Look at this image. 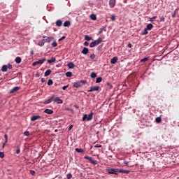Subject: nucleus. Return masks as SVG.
Returning <instances> with one entry per match:
<instances>
[{"instance_id":"1","label":"nucleus","mask_w":179,"mask_h":179,"mask_svg":"<svg viewBox=\"0 0 179 179\" xmlns=\"http://www.w3.org/2000/svg\"><path fill=\"white\" fill-rule=\"evenodd\" d=\"M103 43V38L101 37H99L97 38V40H94L90 44V48H93L94 47H96V45H99V44H101Z\"/></svg>"},{"instance_id":"2","label":"nucleus","mask_w":179,"mask_h":179,"mask_svg":"<svg viewBox=\"0 0 179 179\" xmlns=\"http://www.w3.org/2000/svg\"><path fill=\"white\" fill-rule=\"evenodd\" d=\"M87 83V81L85 80H81L77 82H75L73 83V87L78 88V87H82V86H83V85H86Z\"/></svg>"},{"instance_id":"3","label":"nucleus","mask_w":179,"mask_h":179,"mask_svg":"<svg viewBox=\"0 0 179 179\" xmlns=\"http://www.w3.org/2000/svg\"><path fill=\"white\" fill-rule=\"evenodd\" d=\"M93 111H92L87 116V114H84L83 116V121H92L93 120Z\"/></svg>"},{"instance_id":"4","label":"nucleus","mask_w":179,"mask_h":179,"mask_svg":"<svg viewBox=\"0 0 179 179\" xmlns=\"http://www.w3.org/2000/svg\"><path fill=\"white\" fill-rule=\"evenodd\" d=\"M107 173H108V174H115V176H117L119 172V169H106Z\"/></svg>"},{"instance_id":"5","label":"nucleus","mask_w":179,"mask_h":179,"mask_svg":"<svg viewBox=\"0 0 179 179\" xmlns=\"http://www.w3.org/2000/svg\"><path fill=\"white\" fill-rule=\"evenodd\" d=\"M45 62V58L41 59L38 61L34 62L32 65L33 66H36V65H42V64H44Z\"/></svg>"},{"instance_id":"6","label":"nucleus","mask_w":179,"mask_h":179,"mask_svg":"<svg viewBox=\"0 0 179 179\" xmlns=\"http://www.w3.org/2000/svg\"><path fill=\"white\" fill-rule=\"evenodd\" d=\"M84 159H85L86 160H89V162L92 163V164H97V161L92 159L91 157L85 156Z\"/></svg>"},{"instance_id":"7","label":"nucleus","mask_w":179,"mask_h":179,"mask_svg":"<svg viewBox=\"0 0 179 179\" xmlns=\"http://www.w3.org/2000/svg\"><path fill=\"white\" fill-rule=\"evenodd\" d=\"M84 159H85L86 160H89V162L92 163V164H97V161L92 159L91 157L85 156Z\"/></svg>"},{"instance_id":"8","label":"nucleus","mask_w":179,"mask_h":179,"mask_svg":"<svg viewBox=\"0 0 179 179\" xmlns=\"http://www.w3.org/2000/svg\"><path fill=\"white\" fill-rule=\"evenodd\" d=\"M84 159H85L86 160H89V162L92 163V164H97V161L92 159L91 157L85 156Z\"/></svg>"},{"instance_id":"9","label":"nucleus","mask_w":179,"mask_h":179,"mask_svg":"<svg viewBox=\"0 0 179 179\" xmlns=\"http://www.w3.org/2000/svg\"><path fill=\"white\" fill-rule=\"evenodd\" d=\"M99 89H100L99 86L91 87L90 89L88 90V92H99Z\"/></svg>"},{"instance_id":"10","label":"nucleus","mask_w":179,"mask_h":179,"mask_svg":"<svg viewBox=\"0 0 179 179\" xmlns=\"http://www.w3.org/2000/svg\"><path fill=\"white\" fill-rule=\"evenodd\" d=\"M40 118H41V115H33L31 117V121H37V120H40Z\"/></svg>"},{"instance_id":"11","label":"nucleus","mask_w":179,"mask_h":179,"mask_svg":"<svg viewBox=\"0 0 179 179\" xmlns=\"http://www.w3.org/2000/svg\"><path fill=\"white\" fill-rule=\"evenodd\" d=\"M53 101L55 103H57V104H62L63 101H62V99H60L58 97H56L53 99Z\"/></svg>"},{"instance_id":"12","label":"nucleus","mask_w":179,"mask_h":179,"mask_svg":"<svg viewBox=\"0 0 179 179\" xmlns=\"http://www.w3.org/2000/svg\"><path fill=\"white\" fill-rule=\"evenodd\" d=\"M45 43H50L54 40L53 36H48L46 38L43 39Z\"/></svg>"},{"instance_id":"13","label":"nucleus","mask_w":179,"mask_h":179,"mask_svg":"<svg viewBox=\"0 0 179 179\" xmlns=\"http://www.w3.org/2000/svg\"><path fill=\"white\" fill-rule=\"evenodd\" d=\"M116 0H110L109 1V6L110 8H114L115 6Z\"/></svg>"},{"instance_id":"14","label":"nucleus","mask_w":179,"mask_h":179,"mask_svg":"<svg viewBox=\"0 0 179 179\" xmlns=\"http://www.w3.org/2000/svg\"><path fill=\"white\" fill-rule=\"evenodd\" d=\"M81 54H84V55H87V54H89V48H83Z\"/></svg>"},{"instance_id":"15","label":"nucleus","mask_w":179,"mask_h":179,"mask_svg":"<svg viewBox=\"0 0 179 179\" xmlns=\"http://www.w3.org/2000/svg\"><path fill=\"white\" fill-rule=\"evenodd\" d=\"M54 97H55V95H52V96H50V98L49 99L46 100L44 102V104H50V103H51L52 101V99H54Z\"/></svg>"},{"instance_id":"16","label":"nucleus","mask_w":179,"mask_h":179,"mask_svg":"<svg viewBox=\"0 0 179 179\" xmlns=\"http://www.w3.org/2000/svg\"><path fill=\"white\" fill-rule=\"evenodd\" d=\"M67 66L69 68V69H73V68H75V64H73L72 62H70L68 63Z\"/></svg>"},{"instance_id":"17","label":"nucleus","mask_w":179,"mask_h":179,"mask_svg":"<svg viewBox=\"0 0 179 179\" xmlns=\"http://www.w3.org/2000/svg\"><path fill=\"white\" fill-rule=\"evenodd\" d=\"M117 61H118V57H114L110 59V64H117Z\"/></svg>"},{"instance_id":"18","label":"nucleus","mask_w":179,"mask_h":179,"mask_svg":"<svg viewBox=\"0 0 179 179\" xmlns=\"http://www.w3.org/2000/svg\"><path fill=\"white\" fill-rule=\"evenodd\" d=\"M44 44H45L44 39L38 41V45H39V47H43Z\"/></svg>"},{"instance_id":"19","label":"nucleus","mask_w":179,"mask_h":179,"mask_svg":"<svg viewBox=\"0 0 179 179\" xmlns=\"http://www.w3.org/2000/svg\"><path fill=\"white\" fill-rule=\"evenodd\" d=\"M17 90H20V87H15L10 91V93H15V92H17Z\"/></svg>"},{"instance_id":"20","label":"nucleus","mask_w":179,"mask_h":179,"mask_svg":"<svg viewBox=\"0 0 179 179\" xmlns=\"http://www.w3.org/2000/svg\"><path fill=\"white\" fill-rule=\"evenodd\" d=\"M44 113H45V114L51 115V114H54V110H52L51 109H45L44 110Z\"/></svg>"},{"instance_id":"21","label":"nucleus","mask_w":179,"mask_h":179,"mask_svg":"<svg viewBox=\"0 0 179 179\" xmlns=\"http://www.w3.org/2000/svg\"><path fill=\"white\" fill-rule=\"evenodd\" d=\"M118 173H122L123 174H129V171L125 169H119Z\"/></svg>"},{"instance_id":"22","label":"nucleus","mask_w":179,"mask_h":179,"mask_svg":"<svg viewBox=\"0 0 179 179\" xmlns=\"http://www.w3.org/2000/svg\"><path fill=\"white\" fill-rule=\"evenodd\" d=\"M56 26H57V27H61V26H62V21L61 20H57L56 21Z\"/></svg>"},{"instance_id":"23","label":"nucleus","mask_w":179,"mask_h":179,"mask_svg":"<svg viewBox=\"0 0 179 179\" xmlns=\"http://www.w3.org/2000/svg\"><path fill=\"white\" fill-rule=\"evenodd\" d=\"M51 72H52V71H51V69H48L45 73H44V76H50V75H51Z\"/></svg>"},{"instance_id":"24","label":"nucleus","mask_w":179,"mask_h":179,"mask_svg":"<svg viewBox=\"0 0 179 179\" xmlns=\"http://www.w3.org/2000/svg\"><path fill=\"white\" fill-rule=\"evenodd\" d=\"M71 26V21H66L64 23V27H69Z\"/></svg>"},{"instance_id":"25","label":"nucleus","mask_w":179,"mask_h":179,"mask_svg":"<svg viewBox=\"0 0 179 179\" xmlns=\"http://www.w3.org/2000/svg\"><path fill=\"white\" fill-rule=\"evenodd\" d=\"M55 61H57L55 57H52L50 59L48 60V64H52L53 62H55Z\"/></svg>"},{"instance_id":"26","label":"nucleus","mask_w":179,"mask_h":179,"mask_svg":"<svg viewBox=\"0 0 179 179\" xmlns=\"http://www.w3.org/2000/svg\"><path fill=\"white\" fill-rule=\"evenodd\" d=\"M75 150L78 153H84L85 152V151L82 148H76Z\"/></svg>"},{"instance_id":"27","label":"nucleus","mask_w":179,"mask_h":179,"mask_svg":"<svg viewBox=\"0 0 179 179\" xmlns=\"http://www.w3.org/2000/svg\"><path fill=\"white\" fill-rule=\"evenodd\" d=\"M16 64H20L22 62V58L17 57L15 59Z\"/></svg>"},{"instance_id":"28","label":"nucleus","mask_w":179,"mask_h":179,"mask_svg":"<svg viewBox=\"0 0 179 179\" xmlns=\"http://www.w3.org/2000/svg\"><path fill=\"white\" fill-rule=\"evenodd\" d=\"M90 19L92 20H97V17L96 16L95 14H91L90 15Z\"/></svg>"},{"instance_id":"29","label":"nucleus","mask_w":179,"mask_h":179,"mask_svg":"<svg viewBox=\"0 0 179 179\" xmlns=\"http://www.w3.org/2000/svg\"><path fill=\"white\" fill-rule=\"evenodd\" d=\"M2 72H6L8 71V66L6 65H3L1 68Z\"/></svg>"},{"instance_id":"30","label":"nucleus","mask_w":179,"mask_h":179,"mask_svg":"<svg viewBox=\"0 0 179 179\" xmlns=\"http://www.w3.org/2000/svg\"><path fill=\"white\" fill-rule=\"evenodd\" d=\"M90 78H92V79H94V78H97V74L95 72H92L90 74Z\"/></svg>"},{"instance_id":"31","label":"nucleus","mask_w":179,"mask_h":179,"mask_svg":"<svg viewBox=\"0 0 179 179\" xmlns=\"http://www.w3.org/2000/svg\"><path fill=\"white\" fill-rule=\"evenodd\" d=\"M147 30H151L153 29V24H148L145 28Z\"/></svg>"},{"instance_id":"32","label":"nucleus","mask_w":179,"mask_h":179,"mask_svg":"<svg viewBox=\"0 0 179 179\" xmlns=\"http://www.w3.org/2000/svg\"><path fill=\"white\" fill-rule=\"evenodd\" d=\"M103 31H106V27H103L102 28H101L99 31V34H101V33H103Z\"/></svg>"},{"instance_id":"33","label":"nucleus","mask_w":179,"mask_h":179,"mask_svg":"<svg viewBox=\"0 0 179 179\" xmlns=\"http://www.w3.org/2000/svg\"><path fill=\"white\" fill-rule=\"evenodd\" d=\"M66 78H71L72 76V72L68 71L66 73Z\"/></svg>"},{"instance_id":"34","label":"nucleus","mask_w":179,"mask_h":179,"mask_svg":"<svg viewBox=\"0 0 179 179\" xmlns=\"http://www.w3.org/2000/svg\"><path fill=\"white\" fill-rule=\"evenodd\" d=\"M85 40H86L87 41H90V40H92V37L89 36V35H85Z\"/></svg>"},{"instance_id":"35","label":"nucleus","mask_w":179,"mask_h":179,"mask_svg":"<svg viewBox=\"0 0 179 179\" xmlns=\"http://www.w3.org/2000/svg\"><path fill=\"white\" fill-rule=\"evenodd\" d=\"M103 80V78L101 77H98L96 80V83H100Z\"/></svg>"},{"instance_id":"36","label":"nucleus","mask_w":179,"mask_h":179,"mask_svg":"<svg viewBox=\"0 0 179 179\" xmlns=\"http://www.w3.org/2000/svg\"><path fill=\"white\" fill-rule=\"evenodd\" d=\"M53 83H54V82L52 81V80L49 79V80H48V86H51Z\"/></svg>"},{"instance_id":"37","label":"nucleus","mask_w":179,"mask_h":179,"mask_svg":"<svg viewBox=\"0 0 179 179\" xmlns=\"http://www.w3.org/2000/svg\"><path fill=\"white\" fill-rule=\"evenodd\" d=\"M148 29H147V28H145L144 29V31L142 32V35L143 36H146V34H148Z\"/></svg>"},{"instance_id":"38","label":"nucleus","mask_w":179,"mask_h":179,"mask_svg":"<svg viewBox=\"0 0 179 179\" xmlns=\"http://www.w3.org/2000/svg\"><path fill=\"white\" fill-rule=\"evenodd\" d=\"M155 121H156V122H157L158 124H159V122H162V117H156Z\"/></svg>"},{"instance_id":"39","label":"nucleus","mask_w":179,"mask_h":179,"mask_svg":"<svg viewBox=\"0 0 179 179\" xmlns=\"http://www.w3.org/2000/svg\"><path fill=\"white\" fill-rule=\"evenodd\" d=\"M16 153L17 155H19V153H20V147L19 145L17 146Z\"/></svg>"},{"instance_id":"40","label":"nucleus","mask_w":179,"mask_h":179,"mask_svg":"<svg viewBox=\"0 0 179 179\" xmlns=\"http://www.w3.org/2000/svg\"><path fill=\"white\" fill-rule=\"evenodd\" d=\"M149 59V57H145L141 60V62H146Z\"/></svg>"},{"instance_id":"41","label":"nucleus","mask_w":179,"mask_h":179,"mask_svg":"<svg viewBox=\"0 0 179 179\" xmlns=\"http://www.w3.org/2000/svg\"><path fill=\"white\" fill-rule=\"evenodd\" d=\"M66 178H67V179H71V178H72V173H68V174L66 175Z\"/></svg>"},{"instance_id":"42","label":"nucleus","mask_w":179,"mask_h":179,"mask_svg":"<svg viewBox=\"0 0 179 179\" xmlns=\"http://www.w3.org/2000/svg\"><path fill=\"white\" fill-rule=\"evenodd\" d=\"M52 47H57L58 45V43H57V41H54L52 43Z\"/></svg>"},{"instance_id":"43","label":"nucleus","mask_w":179,"mask_h":179,"mask_svg":"<svg viewBox=\"0 0 179 179\" xmlns=\"http://www.w3.org/2000/svg\"><path fill=\"white\" fill-rule=\"evenodd\" d=\"M157 17V16H154V17L150 18V22H151V23L153 22L155 19H156Z\"/></svg>"},{"instance_id":"44","label":"nucleus","mask_w":179,"mask_h":179,"mask_svg":"<svg viewBox=\"0 0 179 179\" xmlns=\"http://www.w3.org/2000/svg\"><path fill=\"white\" fill-rule=\"evenodd\" d=\"M24 136H29L30 135V132L29 131H26L24 133Z\"/></svg>"},{"instance_id":"45","label":"nucleus","mask_w":179,"mask_h":179,"mask_svg":"<svg viewBox=\"0 0 179 179\" xmlns=\"http://www.w3.org/2000/svg\"><path fill=\"white\" fill-rule=\"evenodd\" d=\"M102 49H103V45H100L99 46L97 47L98 51H101Z\"/></svg>"},{"instance_id":"46","label":"nucleus","mask_w":179,"mask_h":179,"mask_svg":"<svg viewBox=\"0 0 179 179\" xmlns=\"http://www.w3.org/2000/svg\"><path fill=\"white\" fill-rule=\"evenodd\" d=\"M90 58L91 59H94L96 58V55H94V54L91 55L90 56Z\"/></svg>"},{"instance_id":"47","label":"nucleus","mask_w":179,"mask_h":179,"mask_svg":"<svg viewBox=\"0 0 179 179\" xmlns=\"http://www.w3.org/2000/svg\"><path fill=\"white\" fill-rule=\"evenodd\" d=\"M0 157L1 159H3V157H5V154H3L2 152H0Z\"/></svg>"},{"instance_id":"48","label":"nucleus","mask_w":179,"mask_h":179,"mask_svg":"<svg viewBox=\"0 0 179 179\" xmlns=\"http://www.w3.org/2000/svg\"><path fill=\"white\" fill-rule=\"evenodd\" d=\"M110 20H112V22L115 21V15H111Z\"/></svg>"},{"instance_id":"49","label":"nucleus","mask_w":179,"mask_h":179,"mask_svg":"<svg viewBox=\"0 0 179 179\" xmlns=\"http://www.w3.org/2000/svg\"><path fill=\"white\" fill-rule=\"evenodd\" d=\"M29 173H30V174H31V176H34V174H36V171H33V170H30Z\"/></svg>"},{"instance_id":"50","label":"nucleus","mask_w":179,"mask_h":179,"mask_svg":"<svg viewBox=\"0 0 179 179\" xmlns=\"http://www.w3.org/2000/svg\"><path fill=\"white\" fill-rule=\"evenodd\" d=\"M7 69H12V64H8V65H6Z\"/></svg>"},{"instance_id":"51","label":"nucleus","mask_w":179,"mask_h":179,"mask_svg":"<svg viewBox=\"0 0 179 179\" xmlns=\"http://www.w3.org/2000/svg\"><path fill=\"white\" fill-rule=\"evenodd\" d=\"M101 144H96L95 145H94V148H101Z\"/></svg>"},{"instance_id":"52","label":"nucleus","mask_w":179,"mask_h":179,"mask_svg":"<svg viewBox=\"0 0 179 179\" xmlns=\"http://www.w3.org/2000/svg\"><path fill=\"white\" fill-rule=\"evenodd\" d=\"M4 138L6 140V143L8 142V135L7 134L4 135Z\"/></svg>"},{"instance_id":"53","label":"nucleus","mask_w":179,"mask_h":179,"mask_svg":"<svg viewBox=\"0 0 179 179\" xmlns=\"http://www.w3.org/2000/svg\"><path fill=\"white\" fill-rule=\"evenodd\" d=\"M165 20H166V19L164 18V17H160V22H164Z\"/></svg>"},{"instance_id":"54","label":"nucleus","mask_w":179,"mask_h":179,"mask_svg":"<svg viewBox=\"0 0 179 179\" xmlns=\"http://www.w3.org/2000/svg\"><path fill=\"white\" fill-rule=\"evenodd\" d=\"M84 45H85V47H89V42L85 41V42L84 43Z\"/></svg>"},{"instance_id":"55","label":"nucleus","mask_w":179,"mask_h":179,"mask_svg":"<svg viewBox=\"0 0 179 179\" xmlns=\"http://www.w3.org/2000/svg\"><path fill=\"white\" fill-rule=\"evenodd\" d=\"M69 86V85H65V86H64V87H62V90H66V89H68Z\"/></svg>"},{"instance_id":"56","label":"nucleus","mask_w":179,"mask_h":179,"mask_svg":"<svg viewBox=\"0 0 179 179\" xmlns=\"http://www.w3.org/2000/svg\"><path fill=\"white\" fill-rule=\"evenodd\" d=\"M107 85L109 86L110 89H113V85L110 83H107Z\"/></svg>"},{"instance_id":"57","label":"nucleus","mask_w":179,"mask_h":179,"mask_svg":"<svg viewBox=\"0 0 179 179\" xmlns=\"http://www.w3.org/2000/svg\"><path fill=\"white\" fill-rule=\"evenodd\" d=\"M127 47L129 48H132V44H131V43H129L128 45H127Z\"/></svg>"},{"instance_id":"58","label":"nucleus","mask_w":179,"mask_h":179,"mask_svg":"<svg viewBox=\"0 0 179 179\" xmlns=\"http://www.w3.org/2000/svg\"><path fill=\"white\" fill-rule=\"evenodd\" d=\"M65 39V36H63L62 38L59 39V41H62V40Z\"/></svg>"},{"instance_id":"59","label":"nucleus","mask_w":179,"mask_h":179,"mask_svg":"<svg viewBox=\"0 0 179 179\" xmlns=\"http://www.w3.org/2000/svg\"><path fill=\"white\" fill-rule=\"evenodd\" d=\"M172 17L173 18L176 17V10L173 12V13L172 15Z\"/></svg>"},{"instance_id":"60","label":"nucleus","mask_w":179,"mask_h":179,"mask_svg":"<svg viewBox=\"0 0 179 179\" xmlns=\"http://www.w3.org/2000/svg\"><path fill=\"white\" fill-rule=\"evenodd\" d=\"M41 81L42 83H44V82H45V78H41Z\"/></svg>"},{"instance_id":"61","label":"nucleus","mask_w":179,"mask_h":179,"mask_svg":"<svg viewBox=\"0 0 179 179\" xmlns=\"http://www.w3.org/2000/svg\"><path fill=\"white\" fill-rule=\"evenodd\" d=\"M73 128V125H71L69 128V131H71Z\"/></svg>"},{"instance_id":"62","label":"nucleus","mask_w":179,"mask_h":179,"mask_svg":"<svg viewBox=\"0 0 179 179\" xmlns=\"http://www.w3.org/2000/svg\"><path fill=\"white\" fill-rule=\"evenodd\" d=\"M65 110H66V111H71V108H66Z\"/></svg>"},{"instance_id":"63","label":"nucleus","mask_w":179,"mask_h":179,"mask_svg":"<svg viewBox=\"0 0 179 179\" xmlns=\"http://www.w3.org/2000/svg\"><path fill=\"white\" fill-rule=\"evenodd\" d=\"M73 107H75V108H79V106L78 105H74Z\"/></svg>"},{"instance_id":"64","label":"nucleus","mask_w":179,"mask_h":179,"mask_svg":"<svg viewBox=\"0 0 179 179\" xmlns=\"http://www.w3.org/2000/svg\"><path fill=\"white\" fill-rule=\"evenodd\" d=\"M70 111H71V113H72V114H73L75 113L73 109H70Z\"/></svg>"}]
</instances>
